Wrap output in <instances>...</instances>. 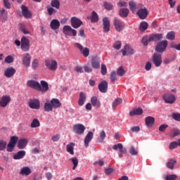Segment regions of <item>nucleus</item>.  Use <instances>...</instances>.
I'll use <instances>...</instances> for the list:
<instances>
[{
	"label": "nucleus",
	"instance_id": "1",
	"mask_svg": "<svg viewBox=\"0 0 180 180\" xmlns=\"http://www.w3.org/2000/svg\"><path fill=\"white\" fill-rule=\"evenodd\" d=\"M45 65L50 71H56L58 67L57 60L53 59H48L45 60Z\"/></svg>",
	"mask_w": 180,
	"mask_h": 180
},
{
	"label": "nucleus",
	"instance_id": "2",
	"mask_svg": "<svg viewBox=\"0 0 180 180\" xmlns=\"http://www.w3.org/2000/svg\"><path fill=\"white\" fill-rule=\"evenodd\" d=\"M167 47H168V41H160L158 42L155 46V51H157L158 53H163V51H165V50L167 49Z\"/></svg>",
	"mask_w": 180,
	"mask_h": 180
},
{
	"label": "nucleus",
	"instance_id": "3",
	"mask_svg": "<svg viewBox=\"0 0 180 180\" xmlns=\"http://www.w3.org/2000/svg\"><path fill=\"white\" fill-rule=\"evenodd\" d=\"M63 33L65 36H73V37L77 36V30L72 29L70 25H65L63 27Z\"/></svg>",
	"mask_w": 180,
	"mask_h": 180
},
{
	"label": "nucleus",
	"instance_id": "4",
	"mask_svg": "<svg viewBox=\"0 0 180 180\" xmlns=\"http://www.w3.org/2000/svg\"><path fill=\"white\" fill-rule=\"evenodd\" d=\"M18 138L16 136H11L9 143L7 145V151L8 153H12L13 151V148H15V146H16V143H18Z\"/></svg>",
	"mask_w": 180,
	"mask_h": 180
},
{
	"label": "nucleus",
	"instance_id": "5",
	"mask_svg": "<svg viewBox=\"0 0 180 180\" xmlns=\"http://www.w3.org/2000/svg\"><path fill=\"white\" fill-rule=\"evenodd\" d=\"M11 96L9 95H3L0 98V107L6 108L9 103H11Z\"/></svg>",
	"mask_w": 180,
	"mask_h": 180
},
{
	"label": "nucleus",
	"instance_id": "6",
	"mask_svg": "<svg viewBox=\"0 0 180 180\" xmlns=\"http://www.w3.org/2000/svg\"><path fill=\"white\" fill-rule=\"evenodd\" d=\"M73 131L76 134L81 136V134H84L85 132V126L82 124H75L73 125Z\"/></svg>",
	"mask_w": 180,
	"mask_h": 180
},
{
	"label": "nucleus",
	"instance_id": "7",
	"mask_svg": "<svg viewBox=\"0 0 180 180\" xmlns=\"http://www.w3.org/2000/svg\"><path fill=\"white\" fill-rule=\"evenodd\" d=\"M75 46L79 50L84 57H88L89 56V49L87 47L84 48V46L79 43H75Z\"/></svg>",
	"mask_w": 180,
	"mask_h": 180
},
{
	"label": "nucleus",
	"instance_id": "8",
	"mask_svg": "<svg viewBox=\"0 0 180 180\" xmlns=\"http://www.w3.org/2000/svg\"><path fill=\"white\" fill-rule=\"evenodd\" d=\"M71 26L74 29H78V27H81L82 25V20L77 17H72L70 19Z\"/></svg>",
	"mask_w": 180,
	"mask_h": 180
},
{
	"label": "nucleus",
	"instance_id": "9",
	"mask_svg": "<svg viewBox=\"0 0 180 180\" xmlns=\"http://www.w3.org/2000/svg\"><path fill=\"white\" fill-rule=\"evenodd\" d=\"M153 63L156 67H160L162 64V57L160 53H154L153 56Z\"/></svg>",
	"mask_w": 180,
	"mask_h": 180
},
{
	"label": "nucleus",
	"instance_id": "10",
	"mask_svg": "<svg viewBox=\"0 0 180 180\" xmlns=\"http://www.w3.org/2000/svg\"><path fill=\"white\" fill-rule=\"evenodd\" d=\"M113 25L117 32H122V30L124 29V22H122L120 20H118L117 18L114 19Z\"/></svg>",
	"mask_w": 180,
	"mask_h": 180
},
{
	"label": "nucleus",
	"instance_id": "11",
	"mask_svg": "<svg viewBox=\"0 0 180 180\" xmlns=\"http://www.w3.org/2000/svg\"><path fill=\"white\" fill-rule=\"evenodd\" d=\"M29 39L25 37H22L21 39V49L23 51H28L30 47Z\"/></svg>",
	"mask_w": 180,
	"mask_h": 180
},
{
	"label": "nucleus",
	"instance_id": "12",
	"mask_svg": "<svg viewBox=\"0 0 180 180\" xmlns=\"http://www.w3.org/2000/svg\"><path fill=\"white\" fill-rule=\"evenodd\" d=\"M32 60V56L30 53H25L22 56V62L24 67H30V61Z\"/></svg>",
	"mask_w": 180,
	"mask_h": 180
},
{
	"label": "nucleus",
	"instance_id": "13",
	"mask_svg": "<svg viewBox=\"0 0 180 180\" xmlns=\"http://www.w3.org/2000/svg\"><path fill=\"white\" fill-rule=\"evenodd\" d=\"M28 106L31 109L38 110V109H40V101L38 99H31L28 103Z\"/></svg>",
	"mask_w": 180,
	"mask_h": 180
},
{
	"label": "nucleus",
	"instance_id": "14",
	"mask_svg": "<svg viewBox=\"0 0 180 180\" xmlns=\"http://www.w3.org/2000/svg\"><path fill=\"white\" fill-rule=\"evenodd\" d=\"M137 15L139 17V19L144 20L146 18H147L148 15V11L146 7L144 8H140L139 10L137 12Z\"/></svg>",
	"mask_w": 180,
	"mask_h": 180
},
{
	"label": "nucleus",
	"instance_id": "15",
	"mask_svg": "<svg viewBox=\"0 0 180 180\" xmlns=\"http://www.w3.org/2000/svg\"><path fill=\"white\" fill-rule=\"evenodd\" d=\"M27 85L30 88H32L33 89H36L37 91H39V89L40 88V83L33 79L28 80L27 82Z\"/></svg>",
	"mask_w": 180,
	"mask_h": 180
},
{
	"label": "nucleus",
	"instance_id": "16",
	"mask_svg": "<svg viewBox=\"0 0 180 180\" xmlns=\"http://www.w3.org/2000/svg\"><path fill=\"white\" fill-rule=\"evenodd\" d=\"M163 99H164L165 103H170L171 105H172V103H174V102H175L176 98H175V96L174 95L167 94L163 96Z\"/></svg>",
	"mask_w": 180,
	"mask_h": 180
},
{
	"label": "nucleus",
	"instance_id": "17",
	"mask_svg": "<svg viewBox=\"0 0 180 180\" xmlns=\"http://www.w3.org/2000/svg\"><path fill=\"white\" fill-rule=\"evenodd\" d=\"M103 26L104 33H108L110 30V21L108 17L103 18Z\"/></svg>",
	"mask_w": 180,
	"mask_h": 180
},
{
	"label": "nucleus",
	"instance_id": "18",
	"mask_svg": "<svg viewBox=\"0 0 180 180\" xmlns=\"http://www.w3.org/2000/svg\"><path fill=\"white\" fill-rule=\"evenodd\" d=\"M28 143H29V139H21L18 141L17 147L20 150H23L24 148H26Z\"/></svg>",
	"mask_w": 180,
	"mask_h": 180
},
{
	"label": "nucleus",
	"instance_id": "19",
	"mask_svg": "<svg viewBox=\"0 0 180 180\" xmlns=\"http://www.w3.org/2000/svg\"><path fill=\"white\" fill-rule=\"evenodd\" d=\"M16 72V70L15 68L10 67L7 68L4 70V75L6 78H11V77H13L15 75V73Z\"/></svg>",
	"mask_w": 180,
	"mask_h": 180
},
{
	"label": "nucleus",
	"instance_id": "20",
	"mask_svg": "<svg viewBox=\"0 0 180 180\" xmlns=\"http://www.w3.org/2000/svg\"><path fill=\"white\" fill-rule=\"evenodd\" d=\"M129 9L132 11V13H134L137 9H140V8H143L142 4H136L134 1L129 2Z\"/></svg>",
	"mask_w": 180,
	"mask_h": 180
},
{
	"label": "nucleus",
	"instance_id": "21",
	"mask_svg": "<svg viewBox=\"0 0 180 180\" xmlns=\"http://www.w3.org/2000/svg\"><path fill=\"white\" fill-rule=\"evenodd\" d=\"M38 91L40 92H47L49 91V83L44 80L41 81V85L39 84V88Z\"/></svg>",
	"mask_w": 180,
	"mask_h": 180
},
{
	"label": "nucleus",
	"instance_id": "22",
	"mask_svg": "<svg viewBox=\"0 0 180 180\" xmlns=\"http://www.w3.org/2000/svg\"><path fill=\"white\" fill-rule=\"evenodd\" d=\"M98 89L100 92L103 94H106L108 92V82L103 81L98 84Z\"/></svg>",
	"mask_w": 180,
	"mask_h": 180
},
{
	"label": "nucleus",
	"instance_id": "23",
	"mask_svg": "<svg viewBox=\"0 0 180 180\" xmlns=\"http://www.w3.org/2000/svg\"><path fill=\"white\" fill-rule=\"evenodd\" d=\"M122 56H131L134 53V51L130 47V46L126 45L124 46V49L122 50Z\"/></svg>",
	"mask_w": 180,
	"mask_h": 180
},
{
	"label": "nucleus",
	"instance_id": "24",
	"mask_svg": "<svg viewBox=\"0 0 180 180\" xmlns=\"http://www.w3.org/2000/svg\"><path fill=\"white\" fill-rule=\"evenodd\" d=\"M22 9V13L24 17H25L27 19H29V18L32 17V13L29 11V9H27V7L26 6H21Z\"/></svg>",
	"mask_w": 180,
	"mask_h": 180
},
{
	"label": "nucleus",
	"instance_id": "25",
	"mask_svg": "<svg viewBox=\"0 0 180 180\" xmlns=\"http://www.w3.org/2000/svg\"><path fill=\"white\" fill-rule=\"evenodd\" d=\"M94 139V133L92 131H89L85 139H84V146L85 147L89 146V142Z\"/></svg>",
	"mask_w": 180,
	"mask_h": 180
},
{
	"label": "nucleus",
	"instance_id": "26",
	"mask_svg": "<svg viewBox=\"0 0 180 180\" xmlns=\"http://www.w3.org/2000/svg\"><path fill=\"white\" fill-rule=\"evenodd\" d=\"M50 103L53 109H58V108H61V102H60L58 98H53L51 100Z\"/></svg>",
	"mask_w": 180,
	"mask_h": 180
},
{
	"label": "nucleus",
	"instance_id": "27",
	"mask_svg": "<svg viewBox=\"0 0 180 180\" xmlns=\"http://www.w3.org/2000/svg\"><path fill=\"white\" fill-rule=\"evenodd\" d=\"M155 122V118H154L153 117L148 116L145 118V123L147 127H151L153 124H154Z\"/></svg>",
	"mask_w": 180,
	"mask_h": 180
},
{
	"label": "nucleus",
	"instance_id": "28",
	"mask_svg": "<svg viewBox=\"0 0 180 180\" xmlns=\"http://www.w3.org/2000/svg\"><path fill=\"white\" fill-rule=\"evenodd\" d=\"M50 26L52 30H57L60 27V21L57 19H53L51 21Z\"/></svg>",
	"mask_w": 180,
	"mask_h": 180
},
{
	"label": "nucleus",
	"instance_id": "29",
	"mask_svg": "<svg viewBox=\"0 0 180 180\" xmlns=\"http://www.w3.org/2000/svg\"><path fill=\"white\" fill-rule=\"evenodd\" d=\"M164 35L162 34H155L149 37V41H158L162 40Z\"/></svg>",
	"mask_w": 180,
	"mask_h": 180
},
{
	"label": "nucleus",
	"instance_id": "30",
	"mask_svg": "<svg viewBox=\"0 0 180 180\" xmlns=\"http://www.w3.org/2000/svg\"><path fill=\"white\" fill-rule=\"evenodd\" d=\"M86 101V94L81 92L79 94L78 105L79 106H83L84 103H85Z\"/></svg>",
	"mask_w": 180,
	"mask_h": 180
},
{
	"label": "nucleus",
	"instance_id": "31",
	"mask_svg": "<svg viewBox=\"0 0 180 180\" xmlns=\"http://www.w3.org/2000/svg\"><path fill=\"white\" fill-rule=\"evenodd\" d=\"M26 155V151L25 150H20L13 155V160H22Z\"/></svg>",
	"mask_w": 180,
	"mask_h": 180
},
{
	"label": "nucleus",
	"instance_id": "32",
	"mask_svg": "<svg viewBox=\"0 0 180 180\" xmlns=\"http://www.w3.org/2000/svg\"><path fill=\"white\" fill-rule=\"evenodd\" d=\"M91 103L95 108H101V101L98 99V97L93 96L91 98Z\"/></svg>",
	"mask_w": 180,
	"mask_h": 180
},
{
	"label": "nucleus",
	"instance_id": "33",
	"mask_svg": "<svg viewBox=\"0 0 180 180\" xmlns=\"http://www.w3.org/2000/svg\"><path fill=\"white\" fill-rule=\"evenodd\" d=\"M91 66L96 70H98V68H101V62L99 61V59H98V58H94V59H92Z\"/></svg>",
	"mask_w": 180,
	"mask_h": 180
},
{
	"label": "nucleus",
	"instance_id": "34",
	"mask_svg": "<svg viewBox=\"0 0 180 180\" xmlns=\"http://www.w3.org/2000/svg\"><path fill=\"white\" fill-rule=\"evenodd\" d=\"M20 174L21 175H25L27 176V175H30L32 174V170L30 168H29V167H24L21 169Z\"/></svg>",
	"mask_w": 180,
	"mask_h": 180
},
{
	"label": "nucleus",
	"instance_id": "35",
	"mask_svg": "<svg viewBox=\"0 0 180 180\" xmlns=\"http://www.w3.org/2000/svg\"><path fill=\"white\" fill-rule=\"evenodd\" d=\"M112 150H120V153H126L127 150L126 148H123V145L122 143H117L113 146L112 147Z\"/></svg>",
	"mask_w": 180,
	"mask_h": 180
},
{
	"label": "nucleus",
	"instance_id": "36",
	"mask_svg": "<svg viewBox=\"0 0 180 180\" xmlns=\"http://www.w3.org/2000/svg\"><path fill=\"white\" fill-rule=\"evenodd\" d=\"M74 147H75V143H72V142L68 144L67 146H66V150L71 155H74Z\"/></svg>",
	"mask_w": 180,
	"mask_h": 180
},
{
	"label": "nucleus",
	"instance_id": "37",
	"mask_svg": "<svg viewBox=\"0 0 180 180\" xmlns=\"http://www.w3.org/2000/svg\"><path fill=\"white\" fill-rule=\"evenodd\" d=\"M143 115V109L141 108H135L129 112L130 116H136Z\"/></svg>",
	"mask_w": 180,
	"mask_h": 180
},
{
	"label": "nucleus",
	"instance_id": "38",
	"mask_svg": "<svg viewBox=\"0 0 180 180\" xmlns=\"http://www.w3.org/2000/svg\"><path fill=\"white\" fill-rule=\"evenodd\" d=\"M178 146L180 147V139L178 140V142L176 141L171 142L169 146V150H175V148H176Z\"/></svg>",
	"mask_w": 180,
	"mask_h": 180
},
{
	"label": "nucleus",
	"instance_id": "39",
	"mask_svg": "<svg viewBox=\"0 0 180 180\" xmlns=\"http://www.w3.org/2000/svg\"><path fill=\"white\" fill-rule=\"evenodd\" d=\"M99 20V17L98 16V14L95 11H92L91 13V22L92 23H96Z\"/></svg>",
	"mask_w": 180,
	"mask_h": 180
},
{
	"label": "nucleus",
	"instance_id": "40",
	"mask_svg": "<svg viewBox=\"0 0 180 180\" xmlns=\"http://www.w3.org/2000/svg\"><path fill=\"white\" fill-rule=\"evenodd\" d=\"M129 15V8H122L120 11V15L121 18H127V16Z\"/></svg>",
	"mask_w": 180,
	"mask_h": 180
},
{
	"label": "nucleus",
	"instance_id": "41",
	"mask_svg": "<svg viewBox=\"0 0 180 180\" xmlns=\"http://www.w3.org/2000/svg\"><path fill=\"white\" fill-rule=\"evenodd\" d=\"M148 27V23H147V22H141L140 23V26H139V30H141V32H144L145 30H147Z\"/></svg>",
	"mask_w": 180,
	"mask_h": 180
},
{
	"label": "nucleus",
	"instance_id": "42",
	"mask_svg": "<svg viewBox=\"0 0 180 180\" xmlns=\"http://www.w3.org/2000/svg\"><path fill=\"white\" fill-rule=\"evenodd\" d=\"M44 109L45 112H51L53 109V105H51V103H45Z\"/></svg>",
	"mask_w": 180,
	"mask_h": 180
},
{
	"label": "nucleus",
	"instance_id": "43",
	"mask_svg": "<svg viewBox=\"0 0 180 180\" xmlns=\"http://www.w3.org/2000/svg\"><path fill=\"white\" fill-rule=\"evenodd\" d=\"M166 39L167 40H175V32L170 31L166 35Z\"/></svg>",
	"mask_w": 180,
	"mask_h": 180
},
{
	"label": "nucleus",
	"instance_id": "44",
	"mask_svg": "<svg viewBox=\"0 0 180 180\" xmlns=\"http://www.w3.org/2000/svg\"><path fill=\"white\" fill-rule=\"evenodd\" d=\"M176 164V160H170L167 162V167L169 169H174V165Z\"/></svg>",
	"mask_w": 180,
	"mask_h": 180
},
{
	"label": "nucleus",
	"instance_id": "45",
	"mask_svg": "<svg viewBox=\"0 0 180 180\" xmlns=\"http://www.w3.org/2000/svg\"><path fill=\"white\" fill-rule=\"evenodd\" d=\"M31 127L32 129L40 127V121H39L37 119H34L31 123Z\"/></svg>",
	"mask_w": 180,
	"mask_h": 180
},
{
	"label": "nucleus",
	"instance_id": "46",
	"mask_svg": "<svg viewBox=\"0 0 180 180\" xmlns=\"http://www.w3.org/2000/svg\"><path fill=\"white\" fill-rule=\"evenodd\" d=\"M52 8H56V9H60V1L52 0L51 2Z\"/></svg>",
	"mask_w": 180,
	"mask_h": 180
},
{
	"label": "nucleus",
	"instance_id": "47",
	"mask_svg": "<svg viewBox=\"0 0 180 180\" xmlns=\"http://www.w3.org/2000/svg\"><path fill=\"white\" fill-rule=\"evenodd\" d=\"M122 102H123V100L121 98H116L112 103L113 109H115L116 106H118V105H120Z\"/></svg>",
	"mask_w": 180,
	"mask_h": 180
},
{
	"label": "nucleus",
	"instance_id": "48",
	"mask_svg": "<svg viewBox=\"0 0 180 180\" xmlns=\"http://www.w3.org/2000/svg\"><path fill=\"white\" fill-rule=\"evenodd\" d=\"M70 161H72L73 164L72 169L75 170L77 167H78V158H77L76 157L72 158H70Z\"/></svg>",
	"mask_w": 180,
	"mask_h": 180
},
{
	"label": "nucleus",
	"instance_id": "49",
	"mask_svg": "<svg viewBox=\"0 0 180 180\" xmlns=\"http://www.w3.org/2000/svg\"><path fill=\"white\" fill-rule=\"evenodd\" d=\"M4 61L6 64H12L13 63L14 59L13 56H8L5 58Z\"/></svg>",
	"mask_w": 180,
	"mask_h": 180
},
{
	"label": "nucleus",
	"instance_id": "50",
	"mask_svg": "<svg viewBox=\"0 0 180 180\" xmlns=\"http://www.w3.org/2000/svg\"><path fill=\"white\" fill-rule=\"evenodd\" d=\"M148 41H150V39L147 36H144L141 39V43L143 46H148Z\"/></svg>",
	"mask_w": 180,
	"mask_h": 180
},
{
	"label": "nucleus",
	"instance_id": "51",
	"mask_svg": "<svg viewBox=\"0 0 180 180\" xmlns=\"http://www.w3.org/2000/svg\"><path fill=\"white\" fill-rule=\"evenodd\" d=\"M6 148V141L0 140V151H4Z\"/></svg>",
	"mask_w": 180,
	"mask_h": 180
},
{
	"label": "nucleus",
	"instance_id": "52",
	"mask_svg": "<svg viewBox=\"0 0 180 180\" xmlns=\"http://www.w3.org/2000/svg\"><path fill=\"white\" fill-rule=\"evenodd\" d=\"M47 12H48L49 15L50 16H51V15H53V13H56L57 11H56V9H54L53 7L48 6L47 7Z\"/></svg>",
	"mask_w": 180,
	"mask_h": 180
},
{
	"label": "nucleus",
	"instance_id": "53",
	"mask_svg": "<svg viewBox=\"0 0 180 180\" xmlns=\"http://www.w3.org/2000/svg\"><path fill=\"white\" fill-rule=\"evenodd\" d=\"M105 139H106V133L105 132V131H101L100 132V139H99L100 143H102V141H103Z\"/></svg>",
	"mask_w": 180,
	"mask_h": 180
},
{
	"label": "nucleus",
	"instance_id": "54",
	"mask_svg": "<svg viewBox=\"0 0 180 180\" xmlns=\"http://www.w3.org/2000/svg\"><path fill=\"white\" fill-rule=\"evenodd\" d=\"M113 49H115V50H120V49L122 48V42L117 41H116L113 46H112Z\"/></svg>",
	"mask_w": 180,
	"mask_h": 180
},
{
	"label": "nucleus",
	"instance_id": "55",
	"mask_svg": "<svg viewBox=\"0 0 180 180\" xmlns=\"http://www.w3.org/2000/svg\"><path fill=\"white\" fill-rule=\"evenodd\" d=\"M172 117L176 122H180V113L173 112Z\"/></svg>",
	"mask_w": 180,
	"mask_h": 180
},
{
	"label": "nucleus",
	"instance_id": "56",
	"mask_svg": "<svg viewBox=\"0 0 180 180\" xmlns=\"http://www.w3.org/2000/svg\"><path fill=\"white\" fill-rule=\"evenodd\" d=\"M32 67L33 70H36L39 67V60L34 59L32 60Z\"/></svg>",
	"mask_w": 180,
	"mask_h": 180
},
{
	"label": "nucleus",
	"instance_id": "57",
	"mask_svg": "<svg viewBox=\"0 0 180 180\" xmlns=\"http://www.w3.org/2000/svg\"><path fill=\"white\" fill-rule=\"evenodd\" d=\"M180 131L179 129H174L173 133L170 134V137H176V136H179Z\"/></svg>",
	"mask_w": 180,
	"mask_h": 180
},
{
	"label": "nucleus",
	"instance_id": "58",
	"mask_svg": "<svg viewBox=\"0 0 180 180\" xmlns=\"http://www.w3.org/2000/svg\"><path fill=\"white\" fill-rule=\"evenodd\" d=\"M4 1V5L6 9H11L12 8V5H11V3L9 2V0H3Z\"/></svg>",
	"mask_w": 180,
	"mask_h": 180
},
{
	"label": "nucleus",
	"instance_id": "59",
	"mask_svg": "<svg viewBox=\"0 0 180 180\" xmlns=\"http://www.w3.org/2000/svg\"><path fill=\"white\" fill-rule=\"evenodd\" d=\"M124 70L123 69V67H120L117 70V75H120V77H122V75H124Z\"/></svg>",
	"mask_w": 180,
	"mask_h": 180
},
{
	"label": "nucleus",
	"instance_id": "60",
	"mask_svg": "<svg viewBox=\"0 0 180 180\" xmlns=\"http://www.w3.org/2000/svg\"><path fill=\"white\" fill-rule=\"evenodd\" d=\"M176 178H178V176H176V174H170L169 176H167L165 177L166 180H175Z\"/></svg>",
	"mask_w": 180,
	"mask_h": 180
},
{
	"label": "nucleus",
	"instance_id": "61",
	"mask_svg": "<svg viewBox=\"0 0 180 180\" xmlns=\"http://www.w3.org/2000/svg\"><path fill=\"white\" fill-rule=\"evenodd\" d=\"M129 153L131 155H137L138 151L134 148V147L131 146L129 149Z\"/></svg>",
	"mask_w": 180,
	"mask_h": 180
},
{
	"label": "nucleus",
	"instance_id": "62",
	"mask_svg": "<svg viewBox=\"0 0 180 180\" xmlns=\"http://www.w3.org/2000/svg\"><path fill=\"white\" fill-rule=\"evenodd\" d=\"M104 8H105V9H107L108 11H110L113 8V6H112V4L105 2V3H104Z\"/></svg>",
	"mask_w": 180,
	"mask_h": 180
},
{
	"label": "nucleus",
	"instance_id": "63",
	"mask_svg": "<svg viewBox=\"0 0 180 180\" xmlns=\"http://www.w3.org/2000/svg\"><path fill=\"white\" fill-rule=\"evenodd\" d=\"M110 80H111V82H115V81H116V72H111Z\"/></svg>",
	"mask_w": 180,
	"mask_h": 180
},
{
	"label": "nucleus",
	"instance_id": "64",
	"mask_svg": "<svg viewBox=\"0 0 180 180\" xmlns=\"http://www.w3.org/2000/svg\"><path fill=\"white\" fill-rule=\"evenodd\" d=\"M167 127H168V124H162L159 127V131L164 132L165 131Z\"/></svg>",
	"mask_w": 180,
	"mask_h": 180
}]
</instances>
